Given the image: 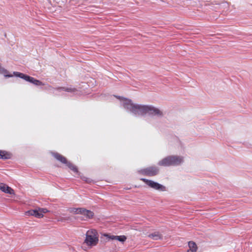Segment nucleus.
<instances>
[{"mask_svg":"<svg viewBox=\"0 0 252 252\" xmlns=\"http://www.w3.org/2000/svg\"><path fill=\"white\" fill-rule=\"evenodd\" d=\"M81 178L84 181L86 182V180L87 179V178L85 176H80Z\"/></svg>","mask_w":252,"mask_h":252,"instance_id":"nucleus-18","label":"nucleus"},{"mask_svg":"<svg viewBox=\"0 0 252 252\" xmlns=\"http://www.w3.org/2000/svg\"><path fill=\"white\" fill-rule=\"evenodd\" d=\"M140 180L142 181L149 187L159 191H165L166 190L165 186L154 181L149 180L146 178H141Z\"/></svg>","mask_w":252,"mask_h":252,"instance_id":"nucleus-5","label":"nucleus"},{"mask_svg":"<svg viewBox=\"0 0 252 252\" xmlns=\"http://www.w3.org/2000/svg\"><path fill=\"white\" fill-rule=\"evenodd\" d=\"M189 249L187 252H196L197 247L196 243L193 241H189L188 243Z\"/></svg>","mask_w":252,"mask_h":252,"instance_id":"nucleus-14","label":"nucleus"},{"mask_svg":"<svg viewBox=\"0 0 252 252\" xmlns=\"http://www.w3.org/2000/svg\"><path fill=\"white\" fill-rule=\"evenodd\" d=\"M52 155L53 157L58 160L62 162V163L66 164V165L71 170L76 174L79 175L80 172H79L77 167L71 163L70 162L68 161L67 159L62 155L59 154L58 153H53Z\"/></svg>","mask_w":252,"mask_h":252,"instance_id":"nucleus-4","label":"nucleus"},{"mask_svg":"<svg viewBox=\"0 0 252 252\" xmlns=\"http://www.w3.org/2000/svg\"><path fill=\"white\" fill-rule=\"evenodd\" d=\"M12 154L8 151L0 150V159L3 160L9 159L12 158Z\"/></svg>","mask_w":252,"mask_h":252,"instance_id":"nucleus-10","label":"nucleus"},{"mask_svg":"<svg viewBox=\"0 0 252 252\" xmlns=\"http://www.w3.org/2000/svg\"><path fill=\"white\" fill-rule=\"evenodd\" d=\"M184 158L177 155L168 156L158 161V165L163 167L178 166L184 162Z\"/></svg>","mask_w":252,"mask_h":252,"instance_id":"nucleus-2","label":"nucleus"},{"mask_svg":"<svg viewBox=\"0 0 252 252\" xmlns=\"http://www.w3.org/2000/svg\"><path fill=\"white\" fill-rule=\"evenodd\" d=\"M159 172V168L155 165L141 169L138 171L139 174L149 177L156 176L158 174Z\"/></svg>","mask_w":252,"mask_h":252,"instance_id":"nucleus-6","label":"nucleus"},{"mask_svg":"<svg viewBox=\"0 0 252 252\" xmlns=\"http://www.w3.org/2000/svg\"><path fill=\"white\" fill-rule=\"evenodd\" d=\"M123 106L135 116L147 114L151 118H160L163 116L162 112L158 108L152 105L135 104L131 99L126 98L123 102Z\"/></svg>","mask_w":252,"mask_h":252,"instance_id":"nucleus-1","label":"nucleus"},{"mask_svg":"<svg viewBox=\"0 0 252 252\" xmlns=\"http://www.w3.org/2000/svg\"><path fill=\"white\" fill-rule=\"evenodd\" d=\"M67 220H70V219L69 218H68V219H66Z\"/></svg>","mask_w":252,"mask_h":252,"instance_id":"nucleus-19","label":"nucleus"},{"mask_svg":"<svg viewBox=\"0 0 252 252\" xmlns=\"http://www.w3.org/2000/svg\"><path fill=\"white\" fill-rule=\"evenodd\" d=\"M92 181V180L90 178H87V179L86 180V182L88 183H90Z\"/></svg>","mask_w":252,"mask_h":252,"instance_id":"nucleus-17","label":"nucleus"},{"mask_svg":"<svg viewBox=\"0 0 252 252\" xmlns=\"http://www.w3.org/2000/svg\"><path fill=\"white\" fill-rule=\"evenodd\" d=\"M104 236L108 238L109 240H116L117 241H119V242H121L122 243H124L126 241V237L125 235H120V236H117V235H111L108 234H104Z\"/></svg>","mask_w":252,"mask_h":252,"instance_id":"nucleus-7","label":"nucleus"},{"mask_svg":"<svg viewBox=\"0 0 252 252\" xmlns=\"http://www.w3.org/2000/svg\"><path fill=\"white\" fill-rule=\"evenodd\" d=\"M148 237L154 240H160L162 238V235L157 231L149 234Z\"/></svg>","mask_w":252,"mask_h":252,"instance_id":"nucleus-13","label":"nucleus"},{"mask_svg":"<svg viewBox=\"0 0 252 252\" xmlns=\"http://www.w3.org/2000/svg\"><path fill=\"white\" fill-rule=\"evenodd\" d=\"M80 214L84 215L86 217V219H92L94 216V212L84 208H81V213Z\"/></svg>","mask_w":252,"mask_h":252,"instance_id":"nucleus-12","label":"nucleus"},{"mask_svg":"<svg viewBox=\"0 0 252 252\" xmlns=\"http://www.w3.org/2000/svg\"><path fill=\"white\" fill-rule=\"evenodd\" d=\"M59 91H63L72 94V95L77 94L78 90L75 88L71 87H58L56 89Z\"/></svg>","mask_w":252,"mask_h":252,"instance_id":"nucleus-9","label":"nucleus"},{"mask_svg":"<svg viewBox=\"0 0 252 252\" xmlns=\"http://www.w3.org/2000/svg\"><path fill=\"white\" fill-rule=\"evenodd\" d=\"M27 214L31 216H33L37 218H42L43 217L39 210L38 208L34 210H31L27 212Z\"/></svg>","mask_w":252,"mask_h":252,"instance_id":"nucleus-11","label":"nucleus"},{"mask_svg":"<svg viewBox=\"0 0 252 252\" xmlns=\"http://www.w3.org/2000/svg\"><path fill=\"white\" fill-rule=\"evenodd\" d=\"M98 242V238L97 236V232L95 230L88 231L86 235L85 243L88 246H94L96 245Z\"/></svg>","mask_w":252,"mask_h":252,"instance_id":"nucleus-3","label":"nucleus"},{"mask_svg":"<svg viewBox=\"0 0 252 252\" xmlns=\"http://www.w3.org/2000/svg\"><path fill=\"white\" fill-rule=\"evenodd\" d=\"M38 209L39 211L42 215L49 212V211L46 208H38Z\"/></svg>","mask_w":252,"mask_h":252,"instance_id":"nucleus-16","label":"nucleus"},{"mask_svg":"<svg viewBox=\"0 0 252 252\" xmlns=\"http://www.w3.org/2000/svg\"><path fill=\"white\" fill-rule=\"evenodd\" d=\"M81 208H70L69 209V211L75 214H80L81 213Z\"/></svg>","mask_w":252,"mask_h":252,"instance_id":"nucleus-15","label":"nucleus"},{"mask_svg":"<svg viewBox=\"0 0 252 252\" xmlns=\"http://www.w3.org/2000/svg\"><path fill=\"white\" fill-rule=\"evenodd\" d=\"M0 190L4 193L9 194H14V190L11 188L4 183H0Z\"/></svg>","mask_w":252,"mask_h":252,"instance_id":"nucleus-8","label":"nucleus"}]
</instances>
